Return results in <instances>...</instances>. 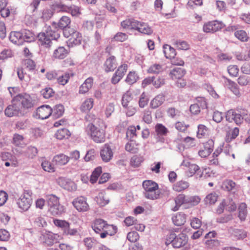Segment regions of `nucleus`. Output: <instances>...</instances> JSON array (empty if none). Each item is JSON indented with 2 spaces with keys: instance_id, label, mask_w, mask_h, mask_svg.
Segmentation results:
<instances>
[{
  "instance_id": "obj_1",
  "label": "nucleus",
  "mask_w": 250,
  "mask_h": 250,
  "mask_svg": "<svg viewBox=\"0 0 250 250\" xmlns=\"http://www.w3.org/2000/svg\"><path fill=\"white\" fill-rule=\"evenodd\" d=\"M92 228L96 233L100 234L101 238H105L108 235H114L117 231L116 226L108 224L102 219H96L92 225Z\"/></svg>"
},
{
  "instance_id": "obj_2",
  "label": "nucleus",
  "mask_w": 250,
  "mask_h": 250,
  "mask_svg": "<svg viewBox=\"0 0 250 250\" xmlns=\"http://www.w3.org/2000/svg\"><path fill=\"white\" fill-rule=\"evenodd\" d=\"M145 197L149 200H157L160 198L161 192L158 184L152 180H145L142 184Z\"/></svg>"
},
{
  "instance_id": "obj_3",
  "label": "nucleus",
  "mask_w": 250,
  "mask_h": 250,
  "mask_svg": "<svg viewBox=\"0 0 250 250\" xmlns=\"http://www.w3.org/2000/svg\"><path fill=\"white\" fill-rule=\"evenodd\" d=\"M13 101L17 102L21 112H27L35 105V101L30 95L27 94H18L13 98Z\"/></svg>"
},
{
  "instance_id": "obj_4",
  "label": "nucleus",
  "mask_w": 250,
  "mask_h": 250,
  "mask_svg": "<svg viewBox=\"0 0 250 250\" xmlns=\"http://www.w3.org/2000/svg\"><path fill=\"white\" fill-rule=\"evenodd\" d=\"M187 242V230H184L178 236L174 233H170L167 236L165 244L167 246L171 244L174 248H179L186 244Z\"/></svg>"
},
{
  "instance_id": "obj_5",
  "label": "nucleus",
  "mask_w": 250,
  "mask_h": 250,
  "mask_svg": "<svg viewBox=\"0 0 250 250\" xmlns=\"http://www.w3.org/2000/svg\"><path fill=\"white\" fill-rule=\"evenodd\" d=\"M100 123L101 125L100 127H97L93 124L89 125L91 138L97 143H103L105 140L106 125L103 121H100Z\"/></svg>"
},
{
  "instance_id": "obj_6",
  "label": "nucleus",
  "mask_w": 250,
  "mask_h": 250,
  "mask_svg": "<svg viewBox=\"0 0 250 250\" xmlns=\"http://www.w3.org/2000/svg\"><path fill=\"white\" fill-rule=\"evenodd\" d=\"M63 34L65 38L68 39L67 43L69 47H73L81 44L83 39L82 34L75 29L68 27L63 30Z\"/></svg>"
},
{
  "instance_id": "obj_7",
  "label": "nucleus",
  "mask_w": 250,
  "mask_h": 250,
  "mask_svg": "<svg viewBox=\"0 0 250 250\" xmlns=\"http://www.w3.org/2000/svg\"><path fill=\"white\" fill-rule=\"evenodd\" d=\"M226 118L228 122H232L234 121L237 125L241 124L243 120H245L247 123H250V115L245 112L239 113L232 109L227 111Z\"/></svg>"
},
{
  "instance_id": "obj_8",
  "label": "nucleus",
  "mask_w": 250,
  "mask_h": 250,
  "mask_svg": "<svg viewBox=\"0 0 250 250\" xmlns=\"http://www.w3.org/2000/svg\"><path fill=\"white\" fill-rule=\"evenodd\" d=\"M32 193L30 190H24L17 200V204L21 209L26 211L31 207L32 203Z\"/></svg>"
},
{
  "instance_id": "obj_9",
  "label": "nucleus",
  "mask_w": 250,
  "mask_h": 250,
  "mask_svg": "<svg viewBox=\"0 0 250 250\" xmlns=\"http://www.w3.org/2000/svg\"><path fill=\"white\" fill-rule=\"evenodd\" d=\"M53 222L56 227L61 229L65 235L73 236L75 235L78 232L76 229H71L70 223L64 220L54 219Z\"/></svg>"
},
{
  "instance_id": "obj_10",
  "label": "nucleus",
  "mask_w": 250,
  "mask_h": 250,
  "mask_svg": "<svg viewBox=\"0 0 250 250\" xmlns=\"http://www.w3.org/2000/svg\"><path fill=\"white\" fill-rule=\"evenodd\" d=\"M225 26V24L221 21H210L204 24L203 31L206 33H214L221 30Z\"/></svg>"
},
{
  "instance_id": "obj_11",
  "label": "nucleus",
  "mask_w": 250,
  "mask_h": 250,
  "mask_svg": "<svg viewBox=\"0 0 250 250\" xmlns=\"http://www.w3.org/2000/svg\"><path fill=\"white\" fill-rule=\"evenodd\" d=\"M128 69V65L126 63H124L120 65L111 79V83L116 84L123 78Z\"/></svg>"
},
{
  "instance_id": "obj_12",
  "label": "nucleus",
  "mask_w": 250,
  "mask_h": 250,
  "mask_svg": "<svg viewBox=\"0 0 250 250\" xmlns=\"http://www.w3.org/2000/svg\"><path fill=\"white\" fill-rule=\"evenodd\" d=\"M57 183L61 187L68 191H74L77 188V185L74 182L64 177L58 178Z\"/></svg>"
},
{
  "instance_id": "obj_13",
  "label": "nucleus",
  "mask_w": 250,
  "mask_h": 250,
  "mask_svg": "<svg viewBox=\"0 0 250 250\" xmlns=\"http://www.w3.org/2000/svg\"><path fill=\"white\" fill-rule=\"evenodd\" d=\"M72 204L79 212H86L89 209V206L87 203L86 198L83 196L76 198L72 202Z\"/></svg>"
},
{
  "instance_id": "obj_14",
  "label": "nucleus",
  "mask_w": 250,
  "mask_h": 250,
  "mask_svg": "<svg viewBox=\"0 0 250 250\" xmlns=\"http://www.w3.org/2000/svg\"><path fill=\"white\" fill-rule=\"evenodd\" d=\"M60 238L61 236L59 234L50 231L45 232L42 235L43 243L49 246L59 242Z\"/></svg>"
},
{
  "instance_id": "obj_15",
  "label": "nucleus",
  "mask_w": 250,
  "mask_h": 250,
  "mask_svg": "<svg viewBox=\"0 0 250 250\" xmlns=\"http://www.w3.org/2000/svg\"><path fill=\"white\" fill-rule=\"evenodd\" d=\"M5 114L8 117L23 115L17 102L12 101V104L8 106L5 110Z\"/></svg>"
},
{
  "instance_id": "obj_16",
  "label": "nucleus",
  "mask_w": 250,
  "mask_h": 250,
  "mask_svg": "<svg viewBox=\"0 0 250 250\" xmlns=\"http://www.w3.org/2000/svg\"><path fill=\"white\" fill-rule=\"evenodd\" d=\"M69 156L61 153L55 155L53 159L52 162L54 165L58 167H61L66 165L69 162Z\"/></svg>"
},
{
  "instance_id": "obj_17",
  "label": "nucleus",
  "mask_w": 250,
  "mask_h": 250,
  "mask_svg": "<svg viewBox=\"0 0 250 250\" xmlns=\"http://www.w3.org/2000/svg\"><path fill=\"white\" fill-rule=\"evenodd\" d=\"M204 149L198 151L199 155L202 158L208 156L213 150L214 147V141L212 139H209L203 144Z\"/></svg>"
},
{
  "instance_id": "obj_18",
  "label": "nucleus",
  "mask_w": 250,
  "mask_h": 250,
  "mask_svg": "<svg viewBox=\"0 0 250 250\" xmlns=\"http://www.w3.org/2000/svg\"><path fill=\"white\" fill-rule=\"evenodd\" d=\"M52 113V109L49 105H43L37 109V116L39 119L43 120L48 118Z\"/></svg>"
},
{
  "instance_id": "obj_19",
  "label": "nucleus",
  "mask_w": 250,
  "mask_h": 250,
  "mask_svg": "<svg viewBox=\"0 0 250 250\" xmlns=\"http://www.w3.org/2000/svg\"><path fill=\"white\" fill-rule=\"evenodd\" d=\"M49 37L53 40H57L60 37V32L57 27V23L53 22L51 25L47 27L45 32Z\"/></svg>"
},
{
  "instance_id": "obj_20",
  "label": "nucleus",
  "mask_w": 250,
  "mask_h": 250,
  "mask_svg": "<svg viewBox=\"0 0 250 250\" xmlns=\"http://www.w3.org/2000/svg\"><path fill=\"white\" fill-rule=\"evenodd\" d=\"M102 159L105 162L110 161L113 156V152L112 148L108 144H105L100 151Z\"/></svg>"
},
{
  "instance_id": "obj_21",
  "label": "nucleus",
  "mask_w": 250,
  "mask_h": 250,
  "mask_svg": "<svg viewBox=\"0 0 250 250\" xmlns=\"http://www.w3.org/2000/svg\"><path fill=\"white\" fill-rule=\"evenodd\" d=\"M69 50L63 46H59L55 49L52 55L54 59L62 60L65 58L69 54Z\"/></svg>"
},
{
  "instance_id": "obj_22",
  "label": "nucleus",
  "mask_w": 250,
  "mask_h": 250,
  "mask_svg": "<svg viewBox=\"0 0 250 250\" xmlns=\"http://www.w3.org/2000/svg\"><path fill=\"white\" fill-rule=\"evenodd\" d=\"M138 21L133 18L126 19L121 21V26L124 30H135Z\"/></svg>"
},
{
  "instance_id": "obj_23",
  "label": "nucleus",
  "mask_w": 250,
  "mask_h": 250,
  "mask_svg": "<svg viewBox=\"0 0 250 250\" xmlns=\"http://www.w3.org/2000/svg\"><path fill=\"white\" fill-rule=\"evenodd\" d=\"M39 43L42 46L48 48L51 46L52 40L44 32L40 33L38 35Z\"/></svg>"
},
{
  "instance_id": "obj_24",
  "label": "nucleus",
  "mask_w": 250,
  "mask_h": 250,
  "mask_svg": "<svg viewBox=\"0 0 250 250\" xmlns=\"http://www.w3.org/2000/svg\"><path fill=\"white\" fill-rule=\"evenodd\" d=\"M9 38L11 42L18 45L22 44L24 42L23 35L20 32H11Z\"/></svg>"
},
{
  "instance_id": "obj_25",
  "label": "nucleus",
  "mask_w": 250,
  "mask_h": 250,
  "mask_svg": "<svg viewBox=\"0 0 250 250\" xmlns=\"http://www.w3.org/2000/svg\"><path fill=\"white\" fill-rule=\"evenodd\" d=\"M202 175L203 172L198 165L188 163V177L194 175L196 179H198L200 178Z\"/></svg>"
},
{
  "instance_id": "obj_26",
  "label": "nucleus",
  "mask_w": 250,
  "mask_h": 250,
  "mask_svg": "<svg viewBox=\"0 0 250 250\" xmlns=\"http://www.w3.org/2000/svg\"><path fill=\"white\" fill-rule=\"evenodd\" d=\"M93 84V78L91 77L88 78L80 86L79 93L82 94L86 93L92 88Z\"/></svg>"
},
{
  "instance_id": "obj_27",
  "label": "nucleus",
  "mask_w": 250,
  "mask_h": 250,
  "mask_svg": "<svg viewBox=\"0 0 250 250\" xmlns=\"http://www.w3.org/2000/svg\"><path fill=\"white\" fill-rule=\"evenodd\" d=\"M135 30L146 35H151L153 33V30L147 23L140 21H138Z\"/></svg>"
},
{
  "instance_id": "obj_28",
  "label": "nucleus",
  "mask_w": 250,
  "mask_h": 250,
  "mask_svg": "<svg viewBox=\"0 0 250 250\" xmlns=\"http://www.w3.org/2000/svg\"><path fill=\"white\" fill-rule=\"evenodd\" d=\"M225 79L224 83L225 86L231 90V91L236 96L240 94V92L237 84L231 80L228 79L225 77H223Z\"/></svg>"
},
{
  "instance_id": "obj_29",
  "label": "nucleus",
  "mask_w": 250,
  "mask_h": 250,
  "mask_svg": "<svg viewBox=\"0 0 250 250\" xmlns=\"http://www.w3.org/2000/svg\"><path fill=\"white\" fill-rule=\"evenodd\" d=\"M117 63L116 58L112 56L106 59L104 63L105 70L106 72L113 71L116 67Z\"/></svg>"
},
{
  "instance_id": "obj_30",
  "label": "nucleus",
  "mask_w": 250,
  "mask_h": 250,
  "mask_svg": "<svg viewBox=\"0 0 250 250\" xmlns=\"http://www.w3.org/2000/svg\"><path fill=\"white\" fill-rule=\"evenodd\" d=\"M165 97L163 94H159L155 97L150 102V107L155 109L161 106L165 102Z\"/></svg>"
},
{
  "instance_id": "obj_31",
  "label": "nucleus",
  "mask_w": 250,
  "mask_h": 250,
  "mask_svg": "<svg viewBox=\"0 0 250 250\" xmlns=\"http://www.w3.org/2000/svg\"><path fill=\"white\" fill-rule=\"evenodd\" d=\"M94 100L91 98H87L82 104L80 110L83 112L89 111L93 107Z\"/></svg>"
},
{
  "instance_id": "obj_32",
  "label": "nucleus",
  "mask_w": 250,
  "mask_h": 250,
  "mask_svg": "<svg viewBox=\"0 0 250 250\" xmlns=\"http://www.w3.org/2000/svg\"><path fill=\"white\" fill-rule=\"evenodd\" d=\"M186 70L181 68H174L170 72L169 75L173 80H179L182 78L186 74Z\"/></svg>"
},
{
  "instance_id": "obj_33",
  "label": "nucleus",
  "mask_w": 250,
  "mask_h": 250,
  "mask_svg": "<svg viewBox=\"0 0 250 250\" xmlns=\"http://www.w3.org/2000/svg\"><path fill=\"white\" fill-rule=\"evenodd\" d=\"M173 223L178 226L184 225L186 222V215L182 213L176 214L172 218Z\"/></svg>"
},
{
  "instance_id": "obj_34",
  "label": "nucleus",
  "mask_w": 250,
  "mask_h": 250,
  "mask_svg": "<svg viewBox=\"0 0 250 250\" xmlns=\"http://www.w3.org/2000/svg\"><path fill=\"white\" fill-rule=\"evenodd\" d=\"M42 169L48 172H54L55 171V168L53 164L45 158L42 159Z\"/></svg>"
},
{
  "instance_id": "obj_35",
  "label": "nucleus",
  "mask_w": 250,
  "mask_h": 250,
  "mask_svg": "<svg viewBox=\"0 0 250 250\" xmlns=\"http://www.w3.org/2000/svg\"><path fill=\"white\" fill-rule=\"evenodd\" d=\"M163 49L165 57L167 59H171L176 54L175 49L168 44L164 45Z\"/></svg>"
},
{
  "instance_id": "obj_36",
  "label": "nucleus",
  "mask_w": 250,
  "mask_h": 250,
  "mask_svg": "<svg viewBox=\"0 0 250 250\" xmlns=\"http://www.w3.org/2000/svg\"><path fill=\"white\" fill-rule=\"evenodd\" d=\"M96 202L100 206H104L109 202V198L104 193H99L96 197Z\"/></svg>"
},
{
  "instance_id": "obj_37",
  "label": "nucleus",
  "mask_w": 250,
  "mask_h": 250,
  "mask_svg": "<svg viewBox=\"0 0 250 250\" xmlns=\"http://www.w3.org/2000/svg\"><path fill=\"white\" fill-rule=\"evenodd\" d=\"M71 135L70 132L66 128H62L58 130L55 134L57 139L62 140L64 139H68Z\"/></svg>"
},
{
  "instance_id": "obj_38",
  "label": "nucleus",
  "mask_w": 250,
  "mask_h": 250,
  "mask_svg": "<svg viewBox=\"0 0 250 250\" xmlns=\"http://www.w3.org/2000/svg\"><path fill=\"white\" fill-rule=\"evenodd\" d=\"M49 210L53 216H58L64 212L63 207L59 203L57 205L49 207Z\"/></svg>"
},
{
  "instance_id": "obj_39",
  "label": "nucleus",
  "mask_w": 250,
  "mask_h": 250,
  "mask_svg": "<svg viewBox=\"0 0 250 250\" xmlns=\"http://www.w3.org/2000/svg\"><path fill=\"white\" fill-rule=\"evenodd\" d=\"M71 23L70 19L67 16H62L57 23V27L61 29L67 28V27Z\"/></svg>"
},
{
  "instance_id": "obj_40",
  "label": "nucleus",
  "mask_w": 250,
  "mask_h": 250,
  "mask_svg": "<svg viewBox=\"0 0 250 250\" xmlns=\"http://www.w3.org/2000/svg\"><path fill=\"white\" fill-rule=\"evenodd\" d=\"M139 77L137 73L134 71H130L127 75L125 81L129 84L135 83Z\"/></svg>"
},
{
  "instance_id": "obj_41",
  "label": "nucleus",
  "mask_w": 250,
  "mask_h": 250,
  "mask_svg": "<svg viewBox=\"0 0 250 250\" xmlns=\"http://www.w3.org/2000/svg\"><path fill=\"white\" fill-rule=\"evenodd\" d=\"M164 70L163 67L162 65L157 63H154L150 65L147 72L150 74H159Z\"/></svg>"
},
{
  "instance_id": "obj_42",
  "label": "nucleus",
  "mask_w": 250,
  "mask_h": 250,
  "mask_svg": "<svg viewBox=\"0 0 250 250\" xmlns=\"http://www.w3.org/2000/svg\"><path fill=\"white\" fill-rule=\"evenodd\" d=\"M132 97L131 93L129 91H127L123 95L122 97V104L123 106L125 107V106H127L128 105L132 104Z\"/></svg>"
},
{
  "instance_id": "obj_43",
  "label": "nucleus",
  "mask_w": 250,
  "mask_h": 250,
  "mask_svg": "<svg viewBox=\"0 0 250 250\" xmlns=\"http://www.w3.org/2000/svg\"><path fill=\"white\" fill-rule=\"evenodd\" d=\"M239 217L241 221H244L247 215V205L244 203L240 204L239 208Z\"/></svg>"
},
{
  "instance_id": "obj_44",
  "label": "nucleus",
  "mask_w": 250,
  "mask_h": 250,
  "mask_svg": "<svg viewBox=\"0 0 250 250\" xmlns=\"http://www.w3.org/2000/svg\"><path fill=\"white\" fill-rule=\"evenodd\" d=\"M102 172V170L101 167H96L90 176V182L92 184L96 183Z\"/></svg>"
},
{
  "instance_id": "obj_45",
  "label": "nucleus",
  "mask_w": 250,
  "mask_h": 250,
  "mask_svg": "<svg viewBox=\"0 0 250 250\" xmlns=\"http://www.w3.org/2000/svg\"><path fill=\"white\" fill-rule=\"evenodd\" d=\"M46 200L49 207L57 205L60 203L59 198L53 194L47 195Z\"/></svg>"
},
{
  "instance_id": "obj_46",
  "label": "nucleus",
  "mask_w": 250,
  "mask_h": 250,
  "mask_svg": "<svg viewBox=\"0 0 250 250\" xmlns=\"http://www.w3.org/2000/svg\"><path fill=\"white\" fill-rule=\"evenodd\" d=\"M64 112V108L63 105L58 104L54 106L52 109L53 116L55 118H58L61 116Z\"/></svg>"
},
{
  "instance_id": "obj_47",
  "label": "nucleus",
  "mask_w": 250,
  "mask_h": 250,
  "mask_svg": "<svg viewBox=\"0 0 250 250\" xmlns=\"http://www.w3.org/2000/svg\"><path fill=\"white\" fill-rule=\"evenodd\" d=\"M218 196L215 192L208 194L205 199L204 202L206 204H214L217 200Z\"/></svg>"
},
{
  "instance_id": "obj_48",
  "label": "nucleus",
  "mask_w": 250,
  "mask_h": 250,
  "mask_svg": "<svg viewBox=\"0 0 250 250\" xmlns=\"http://www.w3.org/2000/svg\"><path fill=\"white\" fill-rule=\"evenodd\" d=\"M14 56L13 52L10 49H4L0 53V60L4 61Z\"/></svg>"
},
{
  "instance_id": "obj_49",
  "label": "nucleus",
  "mask_w": 250,
  "mask_h": 250,
  "mask_svg": "<svg viewBox=\"0 0 250 250\" xmlns=\"http://www.w3.org/2000/svg\"><path fill=\"white\" fill-rule=\"evenodd\" d=\"M41 93L44 98L49 99L54 96L55 92L52 88L46 87L42 89Z\"/></svg>"
},
{
  "instance_id": "obj_50",
  "label": "nucleus",
  "mask_w": 250,
  "mask_h": 250,
  "mask_svg": "<svg viewBox=\"0 0 250 250\" xmlns=\"http://www.w3.org/2000/svg\"><path fill=\"white\" fill-rule=\"evenodd\" d=\"M155 131L158 135L165 136L168 132V130L162 124H158L155 126Z\"/></svg>"
},
{
  "instance_id": "obj_51",
  "label": "nucleus",
  "mask_w": 250,
  "mask_h": 250,
  "mask_svg": "<svg viewBox=\"0 0 250 250\" xmlns=\"http://www.w3.org/2000/svg\"><path fill=\"white\" fill-rule=\"evenodd\" d=\"M23 140L24 138L22 135L16 133L14 135L13 142L15 146L21 147L24 145Z\"/></svg>"
},
{
  "instance_id": "obj_52",
  "label": "nucleus",
  "mask_w": 250,
  "mask_h": 250,
  "mask_svg": "<svg viewBox=\"0 0 250 250\" xmlns=\"http://www.w3.org/2000/svg\"><path fill=\"white\" fill-rule=\"evenodd\" d=\"M126 138L132 140L137 137L136 128L134 125H130L128 127L126 132Z\"/></svg>"
},
{
  "instance_id": "obj_53",
  "label": "nucleus",
  "mask_w": 250,
  "mask_h": 250,
  "mask_svg": "<svg viewBox=\"0 0 250 250\" xmlns=\"http://www.w3.org/2000/svg\"><path fill=\"white\" fill-rule=\"evenodd\" d=\"M149 99L146 94L144 92L140 95L139 100V105L141 108H144L148 104Z\"/></svg>"
},
{
  "instance_id": "obj_54",
  "label": "nucleus",
  "mask_w": 250,
  "mask_h": 250,
  "mask_svg": "<svg viewBox=\"0 0 250 250\" xmlns=\"http://www.w3.org/2000/svg\"><path fill=\"white\" fill-rule=\"evenodd\" d=\"M128 38L127 34L119 32L117 33L114 36L113 40L118 42H124L126 41Z\"/></svg>"
},
{
  "instance_id": "obj_55",
  "label": "nucleus",
  "mask_w": 250,
  "mask_h": 250,
  "mask_svg": "<svg viewBox=\"0 0 250 250\" xmlns=\"http://www.w3.org/2000/svg\"><path fill=\"white\" fill-rule=\"evenodd\" d=\"M208 132V128L203 125H199L198 126V131L197 132V136L199 138H201L207 135Z\"/></svg>"
},
{
  "instance_id": "obj_56",
  "label": "nucleus",
  "mask_w": 250,
  "mask_h": 250,
  "mask_svg": "<svg viewBox=\"0 0 250 250\" xmlns=\"http://www.w3.org/2000/svg\"><path fill=\"white\" fill-rule=\"evenodd\" d=\"M70 79V74L69 73H65L64 74L59 76L57 79L58 83L62 85H65Z\"/></svg>"
},
{
  "instance_id": "obj_57",
  "label": "nucleus",
  "mask_w": 250,
  "mask_h": 250,
  "mask_svg": "<svg viewBox=\"0 0 250 250\" xmlns=\"http://www.w3.org/2000/svg\"><path fill=\"white\" fill-rule=\"evenodd\" d=\"M234 35L238 39L242 42L247 41L248 40L247 33L244 30H238L235 32Z\"/></svg>"
},
{
  "instance_id": "obj_58",
  "label": "nucleus",
  "mask_w": 250,
  "mask_h": 250,
  "mask_svg": "<svg viewBox=\"0 0 250 250\" xmlns=\"http://www.w3.org/2000/svg\"><path fill=\"white\" fill-rule=\"evenodd\" d=\"M140 236L136 231H131L128 233L127 239L130 242H136L139 239Z\"/></svg>"
},
{
  "instance_id": "obj_59",
  "label": "nucleus",
  "mask_w": 250,
  "mask_h": 250,
  "mask_svg": "<svg viewBox=\"0 0 250 250\" xmlns=\"http://www.w3.org/2000/svg\"><path fill=\"white\" fill-rule=\"evenodd\" d=\"M188 187V185L186 182L183 181H179L173 186V188L176 191H181L182 190L186 189Z\"/></svg>"
},
{
  "instance_id": "obj_60",
  "label": "nucleus",
  "mask_w": 250,
  "mask_h": 250,
  "mask_svg": "<svg viewBox=\"0 0 250 250\" xmlns=\"http://www.w3.org/2000/svg\"><path fill=\"white\" fill-rule=\"evenodd\" d=\"M200 201L201 198L198 196H192L188 197V208L197 205Z\"/></svg>"
},
{
  "instance_id": "obj_61",
  "label": "nucleus",
  "mask_w": 250,
  "mask_h": 250,
  "mask_svg": "<svg viewBox=\"0 0 250 250\" xmlns=\"http://www.w3.org/2000/svg\"><path fill=\"white\" fill-rule=\"evenodd\" d=\"M185 200V197L183 195H179L178 196L175 200V202L176 206L173 209L174 211H176L179 209V208L184 204Z\"/></svg>"
},
{
  "instance_id": "obj_62",
  "label": "nucleus",
  "mask_w": 250,
  "mask_h": 250,
  "mask_svg": "<svg viewBox=\"0 0 250 250\" xmlns=\"http://www.w3.org/2000/svg\"><path fill=\"white\" fill-rule=\"evenodd\" d=\"M228 71L230 76L236 77L239 72V69L237 65H231L228 66Z\"/></svg>"
},
{
  "instance_id": "obj_63",
  "label": "nucleus",
  "mask_w": 250,
  "mask_h": 250,
  "mask_svg": "<svg viewBox=\"0 0 250 250\" xmlns=\"http://www.w3.org/2000/svg\"><path fill=\"white\" fill-rule=\"evenodd\" d=\"M174 45L178 49L187 50L188 49V43L186 41H176Z\"/></svg>"
},
{
  "instance_id": "obj_64",
  "label": "nucleus",
  "mask_w": 250,
  "mask_h": 250,
  "mask_svg": "<svg viewBox=\"0 0 250 250\" xmlns=\"http://www.w3.org/2000/svg\"><path fill=\"white\" fill-rule=\"evenodd\" d=\"M237 82L241 86L247 85L250 83V79L245 75H241L237 79Z\"/></svg>"
}]
</instances>
